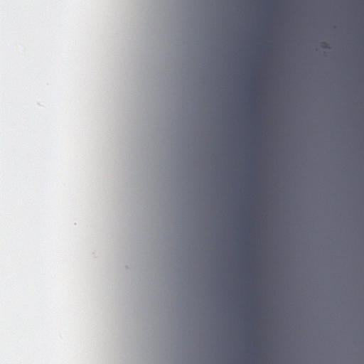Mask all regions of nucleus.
Instances as JSON below:
<instances>
[{
	"mask_svg": "<svg viewBox=\"0 0 364 364\" xmlns=\"http://www.w3.org/2000/svg\"><path fill=\"white\" fill-rule=\"evenodd\" d=\"M253 41L252 40V44H251V46H253Z\"/></svg>",
	"mask_w": 364,
	"mask_h": 364,
	"instance_id": "nucleus-2",
	"label": "nucleus"
},
{
	"mask_svg": "<svg viewBox=\"0 0 364 364\" xmlns=\"http://www.w3.org/2000/svg\"><path fill=\"white\" fill-rule=\"evenodd\" d=\"M245 65V198L244 230H250V43L246 42Z\"/></svg>",
	"mask_w": 364,
	"mask_h": 364,
	"instance_id": "nucleus-1",
	"label": "nucleus"
}]
</instances>
